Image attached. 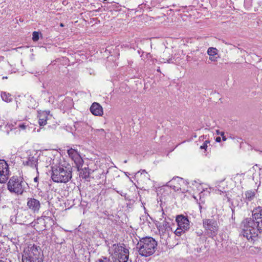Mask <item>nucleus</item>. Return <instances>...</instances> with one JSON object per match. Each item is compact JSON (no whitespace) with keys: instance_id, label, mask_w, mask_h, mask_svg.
<instances>
[{"instance_id":"23","label":"nucleus","mask_w":262,"mask_h":262,"mask_svg":"<svg viewBox=\"0 0 262 262\" xmlns=\"http://www.w3.org/2000/svg\"><path fill=\"white\" fill-rule=\"evenodd\" d=\"M32 40L34 41H37L39 39V33L36 31L33 32Z\"/></svg>"},{"instance_id":"28","label":"nucleus","mask_w":262,"mask_h":262,"mask_svg":"<svg viewBox=\"0 0 262 262\" xmlns=\"http://www.w3.org/2000/svg\"><path fill=\"white\" fill-rule=\"evenodd\" d=\"M207 148V145H206V143H203V144L200 146L201 149H204L206 150Z\"/></svg>"},{"instance_id":"27","label":"nucleus","mask_w":262,"mask_h":262,"mask_svg":"<svg viewBox=\"0 0 262 262\" xmlns=\"http://www.w3.org/2000/svg\"><path fill=\"white\" fill-rule=\"evenodd\" d=\"M254 249H255L256 251L258 252H259L260 250H261V249L260 248H258V247H254L252 248V249H251L252 251H253V252H255V251L254 250Z\"/></svg>"},{"instance_id":"6","label":"nucleus","mask_w":262,"mask_h":262,"mask_svg":"<svg viewBox=\"0 0 262 262\" xmlns=\"http://www.w3.org/2000/svg\"><path fill=\"white\" fill-rule=\"evenodd\" d=\"M25 182L22 178L17 176L12 177L7 183L10 192L17 194H22L24 191Z\"/></svg>"},{"instance_id":"5","label":"nucleus","mask_w":262,"mask_h":262,"mask_svg":"<svg viewBox=\"0 0 262 262\" xmlns=\"http://www.w3.org/2000/svg\"><path fill=\"white\" fill-rule=\"evenodd\" d=\"M110 253L118 262H127L129 257V250L123 244H114L110 249Z\"/></svg>"},{"instance_id":"1","label":"nucleus","mask_w":262,"mask_h":262,"mask_svg":"<svg viewBox=\"0 0 262 262\" xmlns=\"http://www.w3.org/2000/svg\"><path fill=\"white\" fill-rule=\"evenodd\" d=\"M252 216V219L247 218L242 222V233L249 242L254 243L258 240V234L262 232V207L255 208Z\"/></svg>"},{"instance_id":"36","label":"nucleus","mask_w":262,"mask_h":262,"mask_svg":"<svg viewBox=\"0 0 262 262\" xmlns=\"http://www.w3.org/2000/svg\"><path fill=\"white\" fill-rule=\"evenodd\" d=\"M142 172H143L147 173L145 170H143L142 171Z\"/></svg>"},{"instance_id":"22","label":"nucleus","mask_w":262,"mask_h":262,"mask_svg":"<svg viewBox=\"0 0 262 262\" xmlns=\"http://www.w3.org/2000/svg\"><path fill=\"white\" fill-rule=\"evenodd\" d=\"M186 231V230L180 228V227L178 226V228L174 231V233L177 236H181L183 233L185 232Z\"/></svg>"},{"instance_id":"11","label":"nucleus","mask_w":262,"mask_h":262,"mask_svg":"<svg viewBox=\"0 0 262 262\" xmlns=\"http://www.w3.org/2000/svg\"><path fill=\"white\" fill-rule=\"evenodd\" d=\"M27 207L33 213H38L41 207L40 201L33 198H28Z\"/></svg>"},{"instance_id":"25","label":"nucleus","mask_w":262,"mask_h":262,"mask_svg":"<svg viewBox=\"0 0 262 262\" xmlns=\"http://www.w3.org/2000/svg\"><path fill=\"white\" fill-rule=\"evenodd\" d=\"M96 262H112L109 258L106 257H102L98 259Z\"/></svg>"},{"instance_id":"32","label":"nucleus","mask_w":262,"mask_h":262,"mask_svg":"<svg viewBox=\"0 0 262 262\" xmlns=\"http://www.w3.org/2000/svg\"><path fill=\"white\" fill-rule=\"evenodd\" d=\"M209 143V141L208 140H206L204 143H206V145H207V144Z\"/></svg>"},{"instance_id":"10","label":"nucleus","mask_w":262,"mask_h":262,"mask_svg":"<svg viewBox=\"0 0 262 262\" xmlns=\"http://www.w3.org/2000/svg\"><path fill=\"white\" fill-rule=\"evenodd\" d=\"M9 166L4 160H0V183L6 182L9 177Z\"/></svg>"},{"instance_id":"26","label":"nucleus","mask_w":262,"mask_h":262,"mask_svg":"<svg viewBox=\"0 0 262 262\" xmlns=\"http://www.w3.org/2000/svg\"><path fill=\"white\" fill-rule=\"evenodd\" d=\"M19 128L21 129H25L26 128V125L25 124H19L18 126Z\"/></svg>"},{"instance_id":"7","label":"nucleus","mask_w":262,"mask_h":262,"mask_svg":"<svg viewBox=\"0 0 262 262\" xmlns=\"http://www.w3.org/2000/svg\"><path fill=\"white\" fill-rule=\"evenodd\" d=\"M168 220H170V219H165L163 221L161 222H158L156 224L161 237L164 239H166L169 237L170 233L173 232L171 226L173 224Z\"/></svg>"},{"instance_id":"18","label":"nucleus","mask_w":262,"mask_h":262,"mask_svg":"<svg viewBox=\"0 0 262 262\" xmlns=\"http://www.w3.org/2000/svg\"><path fill=\"white\" fill-rule=\"evenodd\" d=\"M78 171H80L79 176L80 178H82V179H85L86 180H88V179L90 178L91 170L88 167H84L81 169L79 168Z\"/></svg>"},{"instance_id":"9","label":"nucleus","mask_w":262,"mask_h":262,"mask_svg":"<svg viewBox=\"0 0 262 262\" xmlns=\"http://www.w3.org/2000/svg\"><path fill=\"white\" fill-rule=\"evenodd\" d=\"M68 154L75 164L77 170H79V168L82 167L83 163V159L80 155L76 150L72 148L68 150Z\"/></svg>"},{"instance_id":"21","label":"nucleus","mask_w":262,"mask_h":262,"mask_svg":"<svg viewBox=\"0 0 262 262\" xmlns=\"http://www.w3.org/2000/svg\"><path fill=\"white\" fill-rule=\"evenodd\" d=\"M93 133L94 135L96 136H100L101 137H105L106 135V133L105 130L101 128V129H93Z\"/></svg>"},{"instance_id":"19","label":"nucleus","mask_w":262,"mask_h":262,"mask_svg":"<svg viewBox=\"0 0 262 262\" xmlns=\"http://www.w3.org/2000/svg\"><path fill=\"white\" fill-rule=\"evenodd\" d=\"M1 95L2 100L6 102H10L13 100L11 95L6 92H2Z\"/></svg>"},{"instance_id":"2","label":"nucleus","mask_w":262,"mask_h":262,"mask_svg":"<svg viewBox=\"0 0 262 262\" xmlns=\"http://www.w3.org/2000/svg\"><path fill=\"white\" fill-rule=\"evenodd\" d=\"M72 178V168L70 166L55 165L52 167L51 178L58 183H66Z\"/></svg>"},{"instance_id":"35","label":"nucleus","mask_w":262,"mask_h":262,"mask_svg":"<svg viewBox=\"0 0 262 262\" xmlns=\"http://www.w3.org/2000/svg\"><path fill=\"white\" fill-rule=\"evenodd\" d=\"M157 71L160 72V70L159 68V69H157Z\"/></svg>"},{"instance_id":"14","label":"nucleus","mask_w":262,"mask_h":262,"mask_svg":"<svg viewBox=\"0 0 262 262\" xmlns=\"http://www.w3.org/2000/svg\"><path fill=\"white\" fill-rule=\"evenodd\" d=\"M23 165L30 166L31 167H35L37 170V159L32 155H29L26 160L23 161Z\"/></svg>"},{"instance_id":"29","label":"nucleus","mask_w":262,"mask_h":262,"mask_svg":"<svg viewBox=\"0 0 262 262\" xmlns=\"http://www.w3.org/2000/svg\"><path fill=\"white\" fill-rule=\"evenodd\" d=\"M34 182L37 184V183L38 182V177L37 176L34 178Z\"/></svg>"},{"instance_id":"24","label":"nucleus","mask_w":262,"mask_h":262,"mask_svg":"<svg viewBox=\"0 0 262 262\" xmlns=\"http://www.w3.org/2000/svg\"><path fill=\"white\" fill-rule=\"evenodd\" d=\"M216 134L218 135H221V136H222V140L224 141H226L227 140V138L225 136V133L224 132H220V130H216Z\"/></svg>"},{"instance_id":"34","label":"nucleus","mask_w":262,"mask_h":262,"mask_svg":"<svg viewBox=\"0 0 262 262\" xmlns=\"http://www.w3.org/2000/svg\"><path fill=\"white\" fill-rule=\"evenodd\" d=\"M60 26L61 27H63L64 26V25L62 23H61L60 24Z\"/></svg>"},{"instance_id":"31","label":"nucleus","mask_w":262,"mask_h":262,"mask_svg":"<svg viewBox=\"0 0 262 262\" xmlns=\"http://www.w3.org/2000/svg\"><path fill=\"white\" fill-rule=\"evenodd\" d=\"M162 59H163V60L162 61L163 62H166L167 61L168 62V61H169V60L167 59H165L164 58H163Z\"/></svg>"},{"instance_id":"3","label":"nucleus","mask_w":262,"mask_h":262,"mask_svg":"<svg viewBox=\"0 0 262 262\" xmlns=\"http://www.w3.org/2000/svg\"><path fill=\"white\" fill-rule=\"evenodd\" d=\"M43 253L39 246L29 244L24 248L22 254L23 262H42Z\"/></svg>"},{"instance_id":"17","label":"nucleus","mask_w":262,"mask_h":262,"mask_svg":"<svg viewBox=\"0 0 262 262\" xmlns=\"http://www.w3.org/2000/svg\"><path fill=\"white\" fill-rule=\"evenodd\" d=\"M49 114L50 111H42L38 113V123L40 126H44L47 123V121Z\"/></svg>"},{"instance_id":"30","label":"nucleus","mask_w":262,"mask_h":262,"mask_svg":"<svg viewBox=\"0 0 262 262\" xmlns=\"http://www.w3.org/2000/svg\"><path fill=\"white\" fill-rule=\"evenodd\" d=\"M221 141V138L220 137H217L215 139V141L217 142H220Z\"/></svg>"},{"instance_id":"20","label":"nucleus","mask_w":262,"mask_h":262,"mask_svg":"<svg viewBox=\"0 0 262 262\" xmlns=\"http://www.w3.org/2000/svg\"><path fill=\"white\" fill-rule=\"evenodd\" d=\"M255 195V192L252 190H248L245 192V199L247 201H251Z\"/></svg>"},{"instance_id":"13","label":"nucleus","mask_w":262,"mask_h":262,"mask_svg":"<svg viewBox=\"0 0 262 262\" xmlns=\"http://www.w3.org/2000/svg\"><path fill=\"white\" fill-rule=\"evenodd\" d=\"M38 224H43V227L41 228L42 230H45L49 226H52L53 223V220L49 216H44L37 219Z\"/></svg>"},{"instance_id":"16","label":"nucleus","mask_w":262,"mask_h":262,"mask_svg":"<svg viewBox=\"0 0 262 262\" xmlns=\"http://www.w3.org/2000/svg\"><path fill=\"white\" fill-rule=\"evenodd\" d=\"M207 54L209 56V59L212 62H216L220 58L217 55V50L215 48H209L207 50Z\"/></svg>"},{"instance_id":"15","label":"nucleus","mask_w":262,"mask_h":262,"mask_svg":"<svg viewBox=\"0 0 262 262\" xmlns=\"http://www.w3.org/2000/svg\"><path fill=\"white\" fill-rule=\"evenodd\" d=\"M90 111L93 115L97 116H101L103 114L102 107L97 102H94L92 104Z\"/></svg>"},{"instance_id":"37","label":"nucleus","mask_w":262,"mask_h":262,"mask_svg":"<svg viewBox=\"0 0 262 262\" xmlns=\"http://www.w3.org/2000/svg\"><path fill=\"white\" fill-rule=\"evenodd\" d=\"M124 163H127V160H125V161H124Z\"/></svg>"},{"instance_id":"8","label":"nucleus","mask_w":262,"mask_h":262,"mask_svg":"<svg viewBox=\"0 0 262 262\" xmlns=\"http://www.w3.org/2000/svg\"><path fill=\"white\" fill-rule=\"evenodd\" d=\"M203 225L208 234L214 235L216 234L218 230V226L215 220L213 219H204Z\"/></svg>"},{"instance_id":"4","label":"nucleus","mask_w":262,"mask_h":262,"mask_svg":"<svg viewBox=\"0 0 262 262\" xmlns=\"http://www.w3.org/2000/svg\"><path fill=\"white\" fill-rule=\"evenodd\" d=\"M157 242L151 237H143L137 245L139 254L142 256L148 257L152 255L156 251Z\"/></svg>"},{"instance_id":"33","label":"nucleus","mask_w":262,"mask_h":262,"mask_svg":"<svg viewBox=\"0 0 262 262\" xmlns=\"http://www.w3.org/2000/svg\"><path fill=\"white\" fill-rule=\"evenodd\" d=\"M2 78H3V79H7L8 77L7 76H4V77H3Z\"/></svg>"},{"instance_id":"12","label":"nucleus","mask_w":262,"mask_h":262,"mask_svg":"<svg viewBox=\"0 0 262 262\" xmlns=\"http://www.w3.org/2000/svg\"><path fill=\"white\" fill-rule=\"evenodd\" d=\"M176 221L180 228L188 230L190 228L189 221L187 216L181 214L177 216Z\"/></svg>"}]
</instances>
